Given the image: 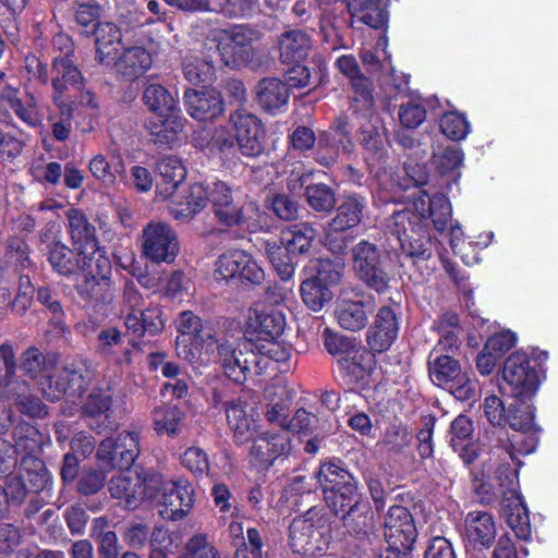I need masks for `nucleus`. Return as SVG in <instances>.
<instances>
[{
    "label": "nucleus",
    "mask_w": 558,
    "mask_h": 558,
    "mask_svg": "<svg viewBox=\"0 0 558 558\" xmlns=\"http://www.w3.org/2000/svg\"><path fill=\"white\" fill-rule=\"evenodd\" d=\"M143 101L157 116L180 111L177 94L158 83H150L145 87Z\"/></svg>",
    "instance_id": "a18cd8bd"
},
{
    "label": "nucleus",
    "mask_w": 558,
    "mask_h": 558,
    "mask_svg": "<svg viewBox=\"0 0 558 558\" xmlns=\"http://www.w3.org/2000/svg\"><path fill=\"white\" fill-rule=\"evenodd\" d=\"M162 495L159 501V513L163 519L179 521L185 518L194 505V489L187 480H162L159 492Z\"/></svg>",
    "instance_id": "a211bd4d"
},
{
    "label": "nucleus",
    "mask_w": 558,
    "mask_h": 558,
    "mask_svg": "<svg viewBox=\"0 0 558 558\" xmlns=\"http://www.w3.org/2000/svg\"><path fill=\"white\" fill-rule=\"evenodd\" d=\"M316 238L315 229L308 223L294 225L282 231L281 244L288 246L290 253H307Z\"/></svg>",
    "instance_id": "3c124183"
},
{
    "label": "nucleus",
    "mask_w": 558,
    "mask_h": 558,
    "mask_svg": "<svg viewBox=\"0 0 558 558\" xmlns=\"http://www.w3.org/2000/svg\"><path fill=\"white\" fill-rule=\"evenodd\" d=\"M177 232L163 221H150L142 231V254L153 263H172L179 253Z\"/></svg>",
    "instance_id": "f8f14e48"
},
{
    "label": "nucleus",
    "mask_w": 558,
    "mask_h": 558,
    "mask_svg": "<svg viewBox=\"0 0 558 558\" xmlns=\"http://www.w3.org/2000/svg\"><path fill=\"white\" fill-rule=\"evenodd\" d=\"M121 31L112 23H99L95 29L96 59L110 65L117 57L121 43Z\"/></svg>",
    "instance_id": "37998d69"
},
{
    "label": "nucleus",
    "mask_w": 558,
    "mask_h": 558,
    "mask_svg": "<svg viewBox=\"0 0 558 558\" xmlns=\"http://www.w3.org/2000/svg\"><path fill=\"white\" fill-rule=\"evenodd\" d=\"M484 414L493 426L506 423L513 433L508 437V445L492 449L483 461V466L474 471V492L483 502L492 501L498 495L514 493L518 483V471L510 462L515 454H530L537 446L534 425V409L527 402L515 401L506 410L497 396H488L483 403Z\"/></svg>",
    "instance_id": "f257e3e1"
},
{
    "label": "nucleus",
    "mask_w": 558,
    "mask_h": 558,
    "mask_svg": "<svg viewBox=\"0 0 558 558\" xmlns=\"http://www.w3.org/2000/svg\"><path fill=\"white\" fill-rule=\"evenodd\" d=\"M353 147L347 118L338 117L327 131L320 133L315 159L322 166L330 167L341 156L350 155Z\"/></svg>",
    "instance_id": "dca6fc26"
},
{
    "label": "nucleus",
    "mask_w": 558,
    "mask_h": 558,
    "mask_svg": "<svg viewBox=\"0 0 558 558\" xmlns=\"http://www.w3.org/2000/svg\"><path fill=\"white\" fill-rule=\"evenodd\" d=\"M373 310L374 304L369 300L350 299L343 295L336 303L335 317L341 328L359 331L367 326Z\"/></svg>",
    "instance_id": "c85d7f7f"
},
{
    "label": "nucleus",
    "mask_w": 558,
    "mask_h": 558,
    "mask_svg": "<svg viewBox=\"0 0 558 558\" xmlns=\"http://www.w3.org/2000/svg\"><path fill=\"white\" fill-rule=\"evenodd\" d=\"M361 144L369 154L367 162H376L381 160L386 154V130L379 119L369 121L361 128Z\"/></svg>",
    "instance_id": "49530a36"
},
{
    "label": "nucleus",
    "mask_w": 558,
    "mask_h": 558,
    "mask_svg": "<svg viewBox=\"0 0 558 558\" xmlns=\"http://www.w3.org/2000/svg\"><path fill=\"white\" fill-rule=\"evenodd\" d=\"M258 105L270 113H276L287 106L289 89L284 82L277 77H265L255 87Z\"/></svg>",
    "instance_id": "c9c22d12"
},
{
    "label": "nucleus",
    "mask_w": 558,
    "mask_h": 558,
    "mask_svg": "<svg viewBox=\"0 0 558 558\" xmlns=\"http://www.w3.org/2000/svg\"><path fill=\"white\" fill-rule=\"evenodd\" d=\"M181 111L165 116H158V121L150 122L149 132L155 144L165 147H172L181 140L184 128V119Z\"/></svg>",
    "instance_id": "4c0bfd02"
},
{
    "label": "nucleus",
    "mask_w": 558,
    "mask_h": 558,
    "mask_svg": "<svg viewBox=\"0 0 558 558\" xmlns=\"http://www.w3.org/2000/svg\"><path fill=\"white\" fill-rule=\"evenodd\" d=\"M501 389L515 401L527 402L538 388L539 378L530 357L522 352L512 353L505 362Z\"/></svg>",
    "instance_id": "1a4fd4ad"
},
{
    "label": "nucleus",
    "mask_w": 558,
    "mask_h": 558,
    "mask_svg": "<svg viewBox=\"0 0 558 558\" xmlns=\"http://www.w3.org/2000/svg\"><path fill=\"white\" fill-rule=\"evenodd\" d=\"M76 251L77 270L83 276L96 274H111V264L105 251L98 246V242H86L84 245L74 247Z\"/></svg>",
    "instance_id": "58836bf2"
},
{
    "label": "nucleus",
    "mask_w": 558,
    "mask_h": 558,
    "mask_svg": "<svg viewBox=\"0 0 558 558\" xmlns=\"http://www.w3.org/2000/svg\"><path fill=\"white\" fill-rule=\"evenodd\" d=\"M214 277L225 282L260 284L265 279V272L247 252L228 250L217 258Z\"/></svg>",
    "instance_id": "9d476101"
},
{
    "label": "nucleus",
    "mask_w": 558,
    "mask_h": 558,
    "mask_svg": "<svg viewBox=\"0 0 558 558\" xmlns=\"http://www.w3.org/2000/svg\"><path fill=\"white\" fill-rule=\"evenodd\" d=\"M398 305H384L379 308L374 325L367 332V343L375 352L388 350L398 336L399 323L396 310Z\"/></svg>",
    "instance_id": "393cba45"
},
{
    "label": "nucleus",
    "mask_w": 558,
    "mask_h": 558,
    "mask_svg": "<svg viewBox=\"0 0 558 558\" xmlns=\"http://www.w3.org/2000/svg\"><path fill=\"white\" fill-rule=\"evenodd\" d=\"M278 46L281 61L291 63L305 59L312 50L313 43L305 32L292 29L280 35Z\"/></svg>",
    "instance_id": "a19ab883"
},
{
    "label": "nucleus",
    "mask_w": 558,
    "mask_h": 558,
    "mask_svg": "<svg viewBox=\"0 0 558 558\" xmlns=\"http://www.w3.org/2000/svg\"><path fill=\"white\" fill-rule=\"evenodd\" d=\"M15 354L12 345L3 343L0 345V386L8 389V393H12L19 384L15 377Z\"/></svg>",
    "instance_id": "338daca9"
},
{
    "label": "nucleus",
    "mask_w": 558,
    "mask_h": 558,
    "mask_svg": "<svg viewBox=\"0 0 558 558\" xmlns=\"http://www.w3.org/2000/svg\"><path fill=\"white\" fill-rule=\"evenodd\" d=\"M440 130L448 138L452 141H461L468 136L471 131V126L463 114L451 111L441 117Z\"/></svg>",
    "instance_id": "69168bd1"
},
{
    "label": "nucleus",
    "mask_w": 558,
    "mask_h": 558,
    "mask_svg": "<svg viewBox=\"0 0 558 558\" xmlns=\"http://www.w3.org/2000/svg\"><path fill=\"white\" fill-rule=\"evenodd\" d=\"M184 413L170 405H163L155 410L154 424L158 434L177 435L180 432Z\"/></svg>",
    "instance_id": "680f3d73"
},
{
    "label": "nucleus",
    "mask_w": 558,
    "mask_h": 558,
    "mask_svg": "<svg viewBox=\"0 0 558 558\" xmlns=\"http://www.w3.org/2000/svg\"><path fill=\"white\" fill-rule=\"evenodd\" d=\"M116 71L122 76L134 80L143 75L151 66L150 53L140 46L124 49L121 56L112 62Z\"/></svg>",
    "instance_id": "e433bc0d"
},
{
    "label": "nucleus",
    "mask_w": 558,
    "mask_h": 558,
    "mask_svg": "<svg viewBox=\"0 0 558 558\" xmlns=\"http://www.w3.org/2000/svg\"><path fill=\"white\" fill-rule=\"evenodd\" d=\"M21 475L25 480L29 493L44 490L50 482L49 473L43 461L33 458V454L23 458Z\"/></svg>",
    "instance_id": "5fc2aeb1"
},
{
    "label": "nucleus",
    "mask_w": 558,
    "mask_h": 558,
    "mask_svg": "<svg viewBox=\"0 0 558 558\" xmlns=\"http://www.w3.org/2000/svg\"><path fill=\"white\" fill-rule=\"evenodd\" d=\"M257 360L260 362L259 372L270 367V363L279 364V372L290 368L291 347L278 341H267L258 348Z\"/></svg>",
    "instance_id": "8fccbe9b"
},
{
    "label": "nucleus",
    "mask_w": 558,
    "mask_h": 558,
    "mask_svg": "<svg viewBox=\"0 0 558 558\" xmlns=\"http://www.w3.org/2000/svg\"><path fill=\"white\" fill-rule=\"evenodd\" d=\"M26 384L19 383L12 393L8 396H16L15 403L20 412L32 417H44L47 414V409L43 402L34 396L26 395Z\"/></svg>",
    "instance_id": "0e129e2a"
},
{
    "label": "nucleus",
    "mask_w": 558,
    "mask_h": 558,
    "mask_svg": "<svg viewBox=\"0 0 558 558\" xmlns=\"http://www.w3.org/2000/svg\"><path fill=\"white\" fill-rule=\"evenodd\" d=\"M316 476L324 495L340 488L339 486L354 478L345 469L333 462L322 464Z\"/></svg>",
    "instance_id": "bf43d9fd"
},
{
    "label": "nucleus",
    "mask_w": 558,
    "mask_h": 558,
    "mask_svg": "<svg viewBox=\"0 0 558 558\" xmlns=\"http://www.w3.org/2000/svg\"><path fill=\"white\" fill-rule=\"evenodd\" d=\"M435 328L438 331L439 340L434 349V353L438 351H453L460 344V327L459 317L454 313L444 314L436 323Z\"/></svg>",
    "instance_id": "09e8293b"
},
{
    "label": "nucleus",
    "mask_w": 558,
    "mask_h": 558,
    "mask_svg": "<svg viewBox=\"0 0 558 558\" xmlns=\"http://www.w3.org/2000/svg\"><path fill=\"white\" fill-rule=\"evenodd\" d=\"M374 364V355L356 344L345 356L338 360L341 374L350 383L364 381L373 371Z\"/></svg>",
    "instance_id": "f704fd0d"
},
{
    "label": "nucleus",
    "mask_w": 558,
    "mask_h": 558,
    "mask_svg": "<svg viewBox=\"0 0 558 558\" xmlns=\"http://www.w3.org/2000/svg\"><path fill=\"white\" fill-rule=\"evenodd\" d=\"M238 190H233L223 181L210 184L209 202L220 223L228 227L242 223L243 210Z\"/></svg>",
    "instance_id": "aec40b11"
},
{
    "label": "nucleus",
    "mask_w": 558,
    "mask_h": 558,
    "mask_svg": "<svg viewBox=\"0 0 558 558\" xmlns=\"http://www.w3.org/2000/svg\"><path fill=\"white\" fill-rule=\"evenodd\" d=\"M52 100H71V90H81L84 85V77L75 65L73 58L53 57Z\"/></svg>",
    "instance_id": "a878e982"
},
{
    "label": "nucleus",
    "mask_w": 558,
    "mask_h": 558,
    "mask_svg": "<svg viewBox=\"0 0 558 558\" xmlns=\"http://www.w3.org/2000/svg\"><path fill=\"white\" fill-rule=\"evenodd\" d=\"M178 332L175 353L190 364H205L211 360L216 339L203 319L192 311L181 312L174 320Z\"/></svg>",
    "instance_id": "20e7f679"
},
{
    "label": "nucleus",
    "mask_w": 558,
    "mask_h": 558,
    "mask_svg": "<svg viewBox=\"0 0 558 558\" xmlns=\"http://www.w3.org/2000/svg\"><path fill=\"white\" fill-rule=\"evenodd\" d=\"M76 290L82 299L96 305L112 302L116 294L110 274L83 276L76 283Z\"/></svg>",
    "instance_id": "72a5a7b5"
},
{
    "label": "nucleus",
    "mask_w": 558,
    "mask_h": 558,
    "mask_svg": "<svg viewBox=\"0 0 558 558\" xmlns=\"http://www.w3.org/2000/svg\"><path fill=\"white\" fill-rule=\"evenodd\" d=\"M316 511L308 510L304 515L293 519L290 524V546L292 550L300 555L314 556L317 551H322L320 542L322 533L317 530L315 523Z\"/></svg>",
    "instance_id": "b1692460"
},
{
    "label": "nucleus",
    "mask_w": 558,
    "mask_h": 558,
    "mask_svg": "<svg viewBox=\"0 0 558 558\" xmlns=\"http://www.w3.org/2000/svg\"><path fill=\"white\" fill-rule=\"evenodd\" d=\"M58 109V114H51L49 121L51 123V132L53 137L63 142L69 138L72 130V120L77 110L72 100H52Z\"/></svg>",
    "instance_id": "864d4df0"
},
{
    "label": "nucleus",
    "mask_w": 558,
    "mask_h": 558,
    "mask_svg": "<svg viewBox=\"0 0 558 558\" xmlns=\"http://www.w3.org/2000/svg\"><path fill=\"white\" fill-rule=\"evenodd\" d=\"M194 143L197 147H208L210 151H217L221 157H229L236 150L235 138L225 126L213 130L203 129L194 136Z\"/></svg>",
    "instance_id": "c03bdc74"
},
{
    "label": "nucleus",
    "mask_w": 558,
    "mask_h": 558,
    "mask_svg": "<svg viewBox=\"0 0 558 558\" xmlns=\"http://www.w3.org/2000/svg\"><path fill=\"white\" fill-rule=\"evenodd\" d=\"M88 385V379L81 371L64 367L53 376H47L39 383L43 395L50 401L60 400L69 395L81 396Z\"/></svg>",
    "instance_id": "5701e85b"
},
{
    "label": "nucleus",
    "mask_w": 558,
    "mask_h": 558,
    "mask_svg": "<svg viewBox=\"0 0 558 558\" xmlns=\"http://www.w3.org/2000/svg\"><path fill=\"white\" fill-rule=\"evenodd\" d=\"M365 208V199L357 196H348L339 205L326 233V245L332 254L341 256L345 253L348 236L343 232L361 223Z\"/></svg>",
    "instance_id": "9b49d317"
},
{
    "label": "nucleus",
    "mask_w": 558,
    "mask_h": 558,
    "mask_svg": "<svg viewBox=\"0 0 558 558\" xmlns=\"http://www.w3.org/2000/svg\"><path fill=\"white\" fill-rule=\"evenodd\" d=\"M497 529L493 515L486 511H471L463 521L462 537L469 550H484L492 546Z\"/></svg>",
    "instance_id": "4be33fe9"
},
{
    "label": "nucleus",
    "mask_w": 558,
    "mask_h": 558,
    "mask_svg": "<svg viewBox=\"0 0 558 558\" xmlns=\"http://www.w3.org/2000/svg\"><path fill=\"white\" fill-rule=\"evenodd\" d=\"M342 264L329 259L316 258L305 267L307 278L301 284L304 304L313 312L320 311L332 299L330 287L341 277Z\"/></svg>",
    "instance_id": "39448f33"
},
{
    "label": "nucleus",
    "mask_w": 558,
    "mask_h": 558,
    "mask_svg": "<svg viewBox=\"0 0 558 558\" xmlns=\"http://www.w3.org/2000/svg\"><path fill=\"white\" fill-rule=\"evenodd\" d=\"M339 487L340 488L335 489L331 493L328 492L324 495L328 507L336 515L345 519L353 512L367 508V506L361 501V496L357 492V484L354 478Z\"/></svg>",
    "instance_id": "473e14b6"
},
{
    "label": "nucleus",
    "mask_w": 558,
    "mask_h": 558,
    "mask_svg": "<svg viewBox=\"0 0 558 558\" xmlns=\"http://www.w3.org/2000/svg\"><path fill=\"white\" fill-rule=\"evenodd\" d=\"M110 404H111V398L110 396L101 390L93 391L84 407H83V413L89 417L90 420H100L101 423L97 422H90L89 425L94 429L104 430L107 426H105V422H109L110 414Z\"/></svg>",
    "instance_id": "603ef678"
},
{
    "label": "nucleus",
    "mask_w": 558,
    "mask_h": 558,
    "mask_svg": "<svg viewBox=\"0 0 558 558\" xmlns=\"http://www.w3.org/2000/svg\"><path fill=\"white\" fill-rule=\"evenodd\" d=\"M157 194L161 198H170L168 208L175 220L190 221L207 206L210 184L193 183L187 189L177 191H163L158 185Z\"/></svg>",
    "instance_id": "ddd939ff"
},
{
    "label": "nucleus",
    "mask_w": 558,
    "mask_h": 558,
    "mask_svg": "<svg viewBox=\"0 0 558 558\" xmlns=\"http://www.w3.org/2000/svg\"><path fill=\"white\" fill-rule=\"evenodd\" d=\"M68 220L74 247L84 245L89 241H97L95 227L88 222L86 216L82 211L77 209H70L68 211Z\"/></svg>",
    "instance_id": "13d9d810"
},
{
    "label": "nucleus",
    "mask_w": 558,
    "mask_h": 558,
    "mask_svg": "<svg viewBox=\"0 0 558 558\" xmlns=\"http://www.w3.org/2000/svg\"><path fill=\"white\" fill-rule=\"evenodd\" d=\"M268 400L264 416L278 432H265L254 438L250 449V462L257 469L267 470L274 462L291 453V437L286 432L290 418L291 400L283 386L270 385L265 389Z\"/></svg>",
    "instance_id": "7ed1b4c3"
},
{
    "label": "nucleus",
    "mask_w": 558,
    "mask_h": 558,
    "mask_svg": "<svg viewBox=\"0 0 558 558\" xmlns=\"http://www.w3.org/2000/svg\"><path fill=\"white\" fill-rule=\"evenodd\" d=\"M265 252L278 276L284 281L290 280L294 275V266L288 246L277 241H267Z\"/></svg>",
    "instance_id": "4d7b16f0"
},
{
    "label": "nucleus",
    "mask_w": 558,
    "mask_h": 558,
    "mask_svg": "<svg viewBox=\"0 0 558 558\" xmlns=\"http://www.w3.org/2000/svg\"><path fill=\"white\" fill-rule=\"evenodd\" d=\"M157 171L162 178V183L159 185L162 186L163 191L167 189L169 191H177L186 177V169L182 160L172 155L162 157L157 162Z\"/></svg>",
    "instance_id": "6e6d98bb"
},
{
    "label": "nucleus",
    "mask_w": 558,
    "mask_h": 558,
    "mask_svg": "<svg viewBox=\"0 0 558 558\" xmlns=\"http://www.w3.org/2000/svg\"><path fill=\"white\" fill-rule=\"evenodd\" d=\"M229 123L234 131L238 150L246 157H258L264 151L265 130L253 113L240 109L231 113Z\"/></svg>",
    "instance_id": "2eb2a0df"
},
{
    "label": "nucleus",
    "mask_w": 558,
    "mask_h": 558,
    "mask_svg": "<svg viewBox=\"0 0 558 558\" xmlns=\"http://www.w3.org/2000/svg\"><path fill=\"white\" fill-rule=\"evenodd\" d=\"M223 409L235 441L243 445L254 440L257 425L253 414L247 412V403L242 398H234L225 402Z\"/></svg>",
    "instance_id": "2f4dec72"
},
{
    "label": "nucleus",
    "mask_w": 558,
    "mask_h": 558,
    "mask_svg": "<svg viewBox=\"0 0 558 558\" xmlns=\"http://www.w3.org/2000/svg\"><path fill=\"white\" fill-rule=\"evenodd\" d=\"M413 197L415 213L410 209L396 211L388 218L386 227L404 252L425 259L430 256V243L423 228V220L430 219L438 231L446 230L451 218V204L441 193L429 196L425 191L418 190Z\"/></svg>",
    "instance_id": "f03ea898"
},
{
    "label": "nucleus",
    "mask_w": 558,
    "mask_h": 558,
    "mask_svg": "<svg viewBox=\"0 0 558 558\" xmlns=\"http://www.w3.org/2000/svg\"><path fill=\"white\" fill-rule=\"evenodd\" d=\"M48 260L53 270L60 275L69 276L77 271L74 253L62 243L57 242L51 245Z\"/></svg>",
    "instance_id": "e2e57ef3"
},
{
    "label": "nucleus",
    "mask_w": 558,
    "mask_h": 558,
    "mask_svg": "<svg viewBox=\"0 0 558 558\" xmlns=\"http://www.w3.org/2000/svg\"><path fill=\"white\" fill-rule=\"evenodd\" d=\"M124 325L135 337L158 335L165 327L162 311L159 306L154 305L142 311L140 315L136 313H129L125 316Z\"/></svg>",
    "instance_id": "ea45409f"
},
{
    "label": "nucleus",
    "mask_w": 558,
    "mask_h": 558,
    "mask_svg": "<svg viewBox=\"0 0 558 558\" xmlns=\"http://www.w3.org/2000/svg\"><path fill=\"white\" fill-rule=\"evenodd\" d=\"M15 446L0 438V473L8 472L16 463L19 453L33 454L40 447V434L28 423H21L14 429Z\"/></svg>",
    "instance_id": "412c9836"
},
{
    "label": "nucleus",
    "mask_w": 558,
    "mask_h": 558,
    "mask_svg": "<svg viewBox=\"0 0 558 558\" xmlns=\"http://www.w3.org/2000/svg\"><path fill=\"white\" fill-rule=\"evenodd\" d=\"M473 424L472 421L465 415H459L451 423V438L450 444L452 449L459 454L465 464H471L477 459H481V466L474 468V471H478L483 466V461L487 460L488 457H483L484 453L481 451L480 445L472 440Z\"/></svg>",
    "instance_id": "bb28decb"
},
{
    "label": "nucleus",
    "mask_w": 558,
    "mask_h": 558,
    "mask_svg": "<svg viewBox=\"0 0 558 558\" xmlns=\"http://www.w3.org/2000/svg\"><path fill=\"white\" fill-rule=\"evenodd\" d=\"M308 205L316 211H329L336 205L333 191L326 184H314L306 187Z\"/></svg>",
    "instance_id": "774afa93"
},
{
    "label": "nucleus",
    "mask_w": 558,
    "mask_h": 558,
    "mask_svg": "<svg viewBox=\"0 0 558 558\" xmlns=\"http://www.w3.org/2000/svg\"><path fill=\"white\" fill-rule=\"evenodd\" d=\"M247 325L258 337L272 340L283 332L286 316L279 308L256 304L248 311Z\"/></svg>",
    "instance_id": "c756f323"
},
{
    "label": "nucleus",
    "mask_w": 558,
    "mask_h": 558,
    "mask_svg": "<svg viewBox=\"0 0 558 558\" xmlns=\"http://www.w3.org/2000/svg\"><path fill=\"white\" fill-rule=\"evenodd\" d=\"M384 530L385 538L395 551L410 549L417 536L413 517L403 506L389 508Z\"/></svg>",
    "instance_id": "6ab92c4d"
},
{
    "label": "nucleus",
    "mask_w": 558,
    "mask_h": 558,
    "mask_svg": "<svg viewBox=\"0 0 558 558\" xmlns=\"http://www.w3.org/2000/svg\"><path fill=\"white\" fill-rule=\"evenodd\" d=\"M215 39L221 62L231 69H239L253 60V45L260 39V33L253 27L239 25L217 33Z\"/></svg>",
    "instance_id": "6e6552de"
},
{
    "label": "nucleus",
    "mask_w": 558,
    "mask_h": 558,
    "mask_svg": "<svg viewBox=\"0 0 558 558\" xmlns=\"http://www.w3.org/2000/svg\"><path fill=\"white\" fill-rule=\"evenodd\" d=\"M140 435L123 432L117 438L104 439L97 450V461L105 470L129 469L140 454Z\"/></svg>",
    "instance_id": "4468645a"
},
{
    "label": "nucleus",
    "mask_w": 558,
    "mask_h": 558,
    "mask_svg": "<svg viewBox=\"0 0 558 558\" xmlns=\"http://www.w3.org/2000/svg\"><path fill=\"white\" fill-rule=\"evenodd\" d=\"M19 90L13 87H5L2 90L1 98L13 110L15 116L31 128H38L43 123L40 114L34 98L23 101L19 96Z\"/></svg>",
    "instance_id": "de8ad7c7"
},
{
    "label": "nucleus",
    "mask_w": 558,
    "mask_h": 558,
    "mask_svg": "<svg viewBox=\"0 0 558 558\" xmlns=\"http://www.w3.org/2000/svg\"><path fill=\"white\" fill-rule=\"evenodd\" d=\"M184 77L193 85L209 83L214 78L211 62L197 56H186L182 62Z\"/></svg>",
    "instance_id": "052dcab7"
},
{
    "label": "nucleus",
    "mask_w": 558,
    "mask_h": 558,
    "mask_svg": "<svg viewBox=\"0 0 558 558\" xmlns=\"http://www.w3.org/2000/svg\"><path fill=\"white\" fill-rule=\"evenodd\" d=\"M217 350L218 357L223 368L226 376L235 383H243L246 379L247 372L251 371V365L254 364L256 368L260 367V362L257 360V354L254 352H243L233 347L232 343L225 342L214 345Z\"/></svg>",
    "instance_id": "cd10ccee"
},
{
    "label": "nucleus",
    "mask_w": 558,
    "mask_h": 558,
    "mask_svg": "<svg viewBox=\"0 0 558 558\" xmlns=\"http://www.w3.org/2000/svg\"><path fill=\"white\" fill-rule=\"evenodd\" d=\"M428 373L434 385L448 390L456 399L466 401L475 398L476 383L462 371L460 363L453 357L432 352Z\"/></svg>",
    "instance_id": "0eeeda50"
},
{
    "label": "nucleus",
    "mask_w": 558,
    "mask_h": 558,
    "mask_svg": "<svg viewBox=\"0 0 558 558\" xmlns=\"http://www.w3.org/2000/svg\"><path fill=\"white\" fill-rule=\"evenodd\" d=\"M352 22L359 21L372 28H380L387 22L384 0H347Z\"/></svg>",
    "instance_id": "79ce46f5"
},
{
    "label": "nucleus",
    "mask_w": 558,
    "mask_h": 558,
    "mask_svg": "<svg viewBox=\"0 0 558 558\" xmlns=\"http://www.w3.org/2000/svg\"><path fill=\"white\" fill-rule=\"evenodd\" d=\"M162 477L153 471L142 473L121 472L109 482L112 498L120 500L128 509H136L144 500L157 496Z\"/></svg>",
    "instance_id": "423d86ee"
},
{
    "label": "nucleus",
    "mask_w": 558,
    "mask_h": 558,
    "mask_svg": "<svg viewBox=\"0 0 558 558\" xmlns=\"http://www.w3.org/2000/svg\"><path fill=\"white\" fill-rule=\"evenodd\" d=\"M184 104L187 113L199 121H210L220 117L225 111L223 100L216 89L195 90L184 93Z\"/></svg>",
    "instance_id": "7c9ffc66"
},
{
    "label": "nucleus",
    "mask_w": 558,
    "mask_h": 558,
    "mask_svg": "<svg viewBox=\"0 0 558 558\" xmlns=\"http://www.w3.org/2000/svg\"><path fill=\"white\" fill-rule=\"evenodd\" d=\"M352 263L359 278L377 292L388 287V277L380 267V255L377 246L362 240L352 247Z\"/></svg>",
    "instance_id": "f3484780"
}]
</instances>
